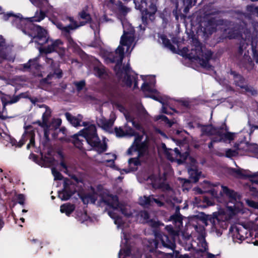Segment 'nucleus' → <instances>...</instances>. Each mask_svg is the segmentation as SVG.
Wrapping results in <instances>:
<instances>
[{"label": "nucleus", "instance_id": "nucleus-61", "mask_svg": "<svg viewBox=\"0 0 258 258\" xmlns=\"http://www.w3.org/2000/svg\"><path fill=\"white\" fill-rule=\"evenodd\" d=\"M56 13H57V12H56V13L55 12V13L53 14V16H54V17H57V15H56Z\"/></svg>", "mask_w": 258, "mask_h": 258}, {"label": "nucleus", "instance_id": "nucleus-24", "mask_svg": "<svg viewBox=\"0 0 258 258\" xmlns=\"http://www.w3.org/2000/svg\"><path fill=\"white\" fill-rule=\"evenodd\" d=\"M94 66L93 73L94 75L101 80L106 79L108 77V73L103 66H102L98 59L92 58V60Z\"/></svg>", "mask_w": 258, "mask_h": 258}, {"label": "nucleus", "instance_id": "nucleus-38", "mask_svg": "<svg viewBox=\"0 0 258 258\" xmlns=\"http://www.w3.org/2000/svg\"><path fill=\"white\" fill-rule=\"evenodd\" d=\"M1 98L3 102L4 107H5L7 104H13L17 102L18 101L20 98L18 96L11 97L9 95L2 94Z\"/></svg>", "mask_w": 258, "mask_h": 258}, {"label": "nucleus", "instance_id": "nucleus-36", "mask_svg": "<svg viewBox=\"0 0 258 258\" xmlns=\"http://www.w3.org/2000/svg\"><path fill=\"white\" fill-rule=\"evenodd\" d=\"M114 9V12L118 17L124 16L130 11V9L124 6L120 2L115 5Z\"/></svg>", "mask_w": 258, "mask_h": 258}, {"label": "nucleus", "instance_id": "nucleus-16", "mask_svg": "<svg viewBox=\"0 0 258 258\" xmlns=\"http://www.w3.org/2000/svg\"><path fill=\"white\" fill-rule=\"evenodd\" d=\"M63 22H65V24L57 21L53 22V23L58 29L61 31L62 33L66 35H68L71 31L74 30L85 24V22H82L79 24L72 17H67L66 20H63Z\"/></svg>", "mask_w": 258, "mask_h": 258}, {"label": "nucleus", "instance_id": "nucleus-2", "mask_svg": "<svg viewBox=\"0 0 258 258\" xmlns=\"http://www.w3.org/2000/svg\"><path fill=\"white\" fill-rule=\"evenodd\" d=\"M149 182L151 181L153 187L155 188H165L167 190L165 195L160 196L158 198H156L154 196L152 195L149 197L144 196L140 197L139 199V204L144 207H148L150 206L156 205L158 207H162L165 203L167 206L170 207H175V213L170 217V220L173 222L174 227L169 225L165 227L166 230L173 236L174 238H176V236L180 235V227L182 226V216L179 213L180 207L176 206L181 202L180 197L176 196L175 192L170 189L168 185L162 183L160 179H159L155 175H151L148 179Z\"/></svg>", "mask_w": 258, "mask_h": 258}, {"label": "nucleus", "instance_id": "nucleus-1", "mask_svg": "<svg viewBox=\"0 0 258 258\" xmlns=\"http://www.w3.org/2000/svg\"><path fill=\"white\" fill-rule=\"evenodd\" d=\"M7 17L6 18V16H5L6 20H10L13 25L21 29L24 34L32 37V42L41 46L38 47L40 52L49 53L56 51L61 58L63 57L65 49L62 42L59 39H50L45 29L33 23V22H40L45 18V14L43 11H37L35 16L31 18H24L20 14L14 15L12 13H8Z\"/></svg>", "mask_w": 258, "mask_h": 258}, {"label": "nucleus", "instance_id": "nucleus-8", "mask_svg": "<svg viewBox=\"0 0 258 258\" xmlns=\"http://www.w3.org/2000/svg\"><path fill=\"white\" fill-rule=\"evenodd\" d=\"M194 46H192L190 51L187 47H183L181 50L183 56L187 57L192 61L199 63L203 68L209 69L211 67L209 61L212 55L211 51H204L199 41L195 42Z\"/></svg>", "mask_w": 258, "mask_h": 258}, {"label": "nucleus", "instance_id": "nucleus-57", "mask_svg": "<svg viewBox=\"0 0 258 258\" xmlns=\"http://www.w3.org/2000/svg\"><path fill=\"white\" fill-rule=\"evenodd\" d=\"M181 236H182V237L183 238H184L186 240H189L190 239V235L186 234L185 235V234L183 233H181Z\"/></svg>", "mask_w": 258, "mask_h": 258}, {"label": "nucleus", "instance_id": "nucleus-30", "mask_svg": "<svg viewBox=\"0 0 258 258\" xmlns=\"http://www.w3.org/2000/svg\"><path fill=\"white\" fill-rule=\"evenodd\" d=\"M202 186L203 188V190H202L200 188H195V191L199 194H202L203 192H210L213 196H217V191L215 188L214 185L211 184L209 181L205 180L202 183Z\"/></svg>", "mask_w": 258, "mask_h": 258}, {"label": "nucleus", "instance_id": "nucleus-17", "mask_svg": "<svg viewBox=\"0 0 258 258\" xmlns=\"http://www.w3.org/2000/svg\"><path fill=\"white\" fill-rule=\"evenodd\" d=\"M34 132L32 127L27 126L21 140L19 142L14 139H10V143L12 146L21 147L26 141L29 140V143L27 146V148L29 149L34 145Z\"/></svg>", "mask_w": 258, "mask_h": 258}, {"label": "nucleus", "instance_id": "nucleus-44", "mask_svg": "<svg viewBox=\"0 0 258 258\" xmlns=\"http://www.w3.org/2000/svg\"><path fill=\"white\" fill-rule=\"evenodd\" d=\"M76 218L82 223L87 221L89 218L85 210H83V211H77Z\"/></svg>", "mask_w": 258, "mask_h": 258}, {"label": "nucleus", "instance_id": "nucleus-55", "mask_svg": "<svg viewBox=\"0 0 258 258\" xmlns=\"http://www.w3.org/2000/svg\"><path fill=\"white\" fill-rule=\"evenodd\" d=\"M17 200L19 204L24 205L25 202V197L24 195L20 194L17 196Z\"/></svg>", "mask_w": 258, "mask_h": 258}, {"label": "nucleus", "instance_id": "nucleus-29", "mask_svg": "<svg viewBox=\"0 0 258 258\" xmlns=\"http://www.w3.org/2000/svg\"><path fill=\"white\" fill-rule=\"evenodd\" d=\"M114 119L111 118L109 120L106 119L103 117L98 118L97 123L99 126L102 127L104 130L109 133L112 132V126L114 123Z\"/></svg>", "mask_w": 258, "mask_h": 258}, {"label": "nucleus", "instance_id": "nucleus-56", "mask_svg": "<svg viewBox=\"0 0 258 258\" xmlns=\"http://www.w3.org/2000/svg\"><path fill=\"white\" fill-rule=\"evenodd\" d=\"M202 200L204 202L207 204V206H210L212 205V202L208 198L206 197H203Z\"/></svg>", "mask_w": 258, "mask_h": 258}, {"label": "nucleus", "instance_id": "nucleus-49", "mask_svg": "<svg viewBox=\"0 0 258 258\" xmlns=\"http://www.w3.org/2000/svg\"><path fill=\"white\" fill-rule=\"evenodd\" d=\"M156 119L157 120H161V121L164 122L166 124L168 125L169 127H170L172 125V122L169 120L166 116L163 115H158L156 117Z\"/></svg>", "mask_w": 258, "mask_h": 258}, {"label": "nucleus", "instance_id": "nucleus-33", "mask_svg": "<svg viewBox=\"0 0 258 258\" xmlns=\"http://www.w3.org/2000/svg\"><path fill=\"white\" fill-rule=\"evenodd\" d=\"M140 215L143 219L142 222L148 223L152 227L157 228L161 225H163V224L156 221L155 219H149V214L146 211L141 212Z\"/></svg>", "mask_w": 258, "mask_h": 258}, {"label": "nucleus", "instance_id": "nucleus-21", "mask_svg": "<svg viewBox=\"0 0 258 258\" xmlns=\"http://www.w3.org/2000/svg\"><path fill=\"white\" fill-rule=\"evenodd\" d=\"M120 244V250L118 253V258H130L131 246L128 243L129 235L125 231L122 232Z\"/></svg>", "mask_w": 258, "mask_h": 258}, {"label": "nucleus", "instance_id": "nucleus-64", "mask_svg": "<svg viewBox=\"0 0 258 258\" xmlns=\"http://www.w3.org/2000/svg\"><path fill=\"white\" fill-rule=\"evenodd\" d=\"M255 156H256V157L258 158V152H257V153H256V155H255Z\"/></svg>", "mask_w": 258, "mask_h": 258}, {"label": "nucleus", "instance_id": "nucleus-28", "mask_svg": "<svg viewBox=\"0 0 258 258\" xmlns=\"http://www.w3.org/2000/svg\"><path fill=\"white\" fill-rule=\"evenodd\" d=\"M39 57H36L32 59H30L28 63L23 64L19 67V69L23 71L30 70L33 72L34 70H38L40 69V66L39 64Z\"/></svg>", "mask_w": 258, "mask_h": 258}, {"label": "nucleus", "instance_id": "nucleus-19", "mask_svg": "<svg viewBox=\"0 0 258 258\" xmlns=\"http://www.w3.org/2000/svg\"><path fill=\"white\" fill-rule=\"evenodd\" d=\"M63 188L62 190L58 191V196L61 200L66 201L75 192L76 188L75 185L69 179L66 178L63 180Z\"/></svg>", "mask_w": 258, "mask_h": 258}, {"label": "nucleus", "instance_id": "nucleus-37", "mask_svg": "<svg viewBox=\"0 0 258 258\" xmlns=\"http://www.w3.org/2000/svg\"><path fill=\"white\" fill-rule=\"evenodd\" d=\"M65 116L67 120L74 126L77 127L82 125L81 122H82L83 117L81 115L79 114L77 116H74L69 113H66Z\"/></svg>", "mask_w": 258, "mask_h": 258}, {"label": "nucleus", "instance_id": "nucleus-4", "mask_svg": "<svg viewBox=\"0 0 258 258\" xmlns=\"http://www.w3.org/2000/svg\"><path fill=\"white\" fill-rule=\"evenodd\" d=\"M139 131L142 132L141 135L137 134L132 128L127 126H125L124 128L121 127L115 128L116 135L118 137H122L125 136L135 137L134 142L128 149L127 153L128 155H132L134 152H136L138 157L128 160V164L130 166L139 165L140 162L144 160L142 158L146 156L147 154V136L145 135L142 127V130Z\"/></svg>", "mask_w": 258, "mask_h": 258}, {"label": "nucleus", "instance_id": "nucleus-58", "mask_svg": "<svg viewBox=\"0 0 258 258\" xmlns=\"http://www.w3.org/2000/svg\"><path fill=\"white\" fill-rule=\"evenodd\" d=\"M249 124V126L251 128V133L253 132V130L252 128H253L254 129H258V126L257 125H251L250 124Z\"/></svg>", "mask_w": 258, "mask_h": 258}, {"label": "nucleus", "instance_id": "nucleus-32", "mask_svg": "<svg viewBox=\"0 0 258 258\" xmlns=\"http://www.w3.org/2000/svg\"><path fill=\"white\" fill-rule=\"evenodd\" d=\"M230 76L234 79L236 86L244 89L246 91H251L248 87L244 84V79L240 75L237 74L235 72L231 71Z\"/></svg>", "mask_w": 258, "mask_h": 258}, {"label": "nucleus", "instance_id": "nucleus-60", "mask_svg": "<svg viewBox=\"0 0 258 258\" xmlns=\"http://www.w3.org/2000/svg\"><path fill=\"white\" fill-rule=\"evenodd\" d=\"M158 132H159V133L161 135H162L163 136L166 137L165 135L163 133H162L161 131H158Z\"/></svg>", "mask_w": 258, "mask_h": 258}, {"label": "nucleus", "instance_id": "nucleus-31", "mask_svg": "<svg viewBox=\"0 0 258 258\" xmlns=\"http://www.w3.org/2000/svg\"><path fill=\"white\" fill-rule=\"evenodd\" d=\"M117 107L118 109L123 113L127 122H132L133 126L138 130H142L141 125L133 119L131 113L128 112L123 106L121 105H117Z\"/></svg>", "mask_w": 258, "mask_h": 258}, {"label": "nucleus", "instance_id": "nucleus-41", "mask_svg": "<svg viewBox=\"0 0 258 258\" xmlns=\"http://www.w3.org/2000/svg\"><path fill=\"white\" fill-rule=\"evenodd\" d=\"M61 123V120L59 118L54 119L50 124H48V135L50 134L51 130L57 128Z\"/></svg>", "mask_w": 258, "mask_h": 258}, {"label": "nucleus", "instance_id": "nucleus-54", "mask_svg": "<svg viewBox=\"0 0 258 258\" xmlns=\"http://www.w3.org/2000/svg\"><path fill=\"white\" fill-rule=\"evenodd\" d=\"M99 21L97 23L91 22L90 27L94 31L95 33L98 30L99 28Z\"/></svg>", "mask_w": 258, "mask_h": 258}, {"label": "nucleus", "instance_id": "nucleus-43", "mask_svg": "<svg viewBox=\"0 0 258 258\" xmlns=\"http://www.w3.org/2000/svg\"><path fill=\"white\" fill-rule=\"evenodd\" d=\"M58 155L59 156V158H60V165L61 167V170L66 173L69 174V167L67 165L66 162L65 161L64 159H63V155L61 153L59 152V153H58Z\"/></svg>", "mask_w": 258, "mask_h": 258}, {"label": "nucleus", "instance_id": "nucleus-27", "mask_svg": "<svg viewBox=\"0 0 258 258\" xmlns=\"http://www.w3.org/2000/svg\"><path fill=\"white\" fill-rule=\"evenodd\" d=\"M0 57L10 61H14L15 57L10 55L6 47L5 39L0 36Z\"/></svg>", "mask_w": 258, "mask_h": 258}, {"label": "nucleus", "instance_id": "nucleus-63", "mask_svg": "<svg viewBox=\"0 0 258 258\" xmlns=\"http://www.w3.org/2000/svg\"><path fill=\"white\" fill-rule=\"evenodd\" d=\"M69 42H70V43L71 42V41H73V40H72V39H71V38H69Z\"/></svg>", "mask_w": 258, "mask_h": 258}, {"label": "nucleus", "instance_id": "nucleus-34", "mask_svg": "<svg viewBox=\"0 0 258 258\" xmlns=\"http://www.w3.org/2000/svg\"><path fill=\"white\" fill-rule=\"evenodd\" d=\"M191 161L192 163V166L190 168L188 169L190 180L191 181L197 182L199 180L201 172H199L197 170V167L195 165V160L192 159Z\"/></svg>", "mask_w": 258, "mask_h": 258}, {"label": "nucleus", "instance_id": "nucleus-18", "mask_svg": "<svg viewBox=\"0 0 258 258\" xmlns=\"http://www.w3.org/2000/svg\"><path fill=\"white\" fill-rule=\"evenodd\" d=\"M162 148L168 160L172 162L176 161L179 164H181L182 161L185 160L188 156L187 152L181 154L177 148H175L174 151L167 148L165 144H162Z\"/></svg>", "mask_w": 258, "mask_h": 258}, {"label": "nucleus", "instance_id": "nucleus-50", "mask_svg": "<svg viewBox=\"0 0 258 258\" xmlns=\"http://www.w3.org/2000/svg\"><path fill=\"white\" fill-rule=\"evenodd\" d=\"M238 147H239V146L237 147V148ZM239 150H238L237 149H236V150L229 149L227 151H226V156L227 157H232L235 156L239 153L238 151H239Z\"/></svg>", "mask_w": 258, "mask_h": 258}, {"label": "nucleus", "instance_id": "nucleus-48", "mask_svg": "<svg viewBox=\"0 0 258 258\" xmlns=\"http://www.w3.org/2000/svg\"><path fill=\"white\" fill-rule=\"evenodd\" d=\"M74 85L76 87L78 92H80L82 90L85 86V81L84 80H81L80 81L74 82Z\"/></svg>", "mask_w": 258, "mask_h": 258}, {"label": "nucleus", "instance_id": "nucleus-11", "mask_svg": "<svg viewBox=\"0 0 258 258\" xmlns=\"http://www.w3.org/2000/svg\"><path fill=\"white\" fill-rule=\"evenodd\" d=\"M194 228L198 233L197 236L198 241H193L191 244V247L198 251V254L200 256L198 258H214L215 255L208 252L207 244L206 242L205 237L206 235L205 229L203 226L195 225Z\"/></svg>", "mask_w": 258, "mask_h": 258}, {"label": "nucleus", "instance_id": "nucleus-10", "mask_svg": "<svg viewBox=\"0 0 258 258\" xmlns=\"http://www.w3.org/2000/svg\"><path fill=\"white\" fill-rule=\"evenodd\" d=\"M202 135L213 136L211 143L209 144V148L213 147V143L230 141L234 139L235 134L230 132H224L222 128H216L212 125H205L201 127Z\"/></svg>", "mask_w": 258, "mask_h": 258}, {"label": "nucleus", "instance_id": "nucleus-9", "mask_svg": "<svg viewBox=\"0 0 258 258\" xmlns=\"http://www.w3.org/2000/svg\"><path fill=\"white\" fill-rule=\"evenodd\" d=\"M241 30H243V32L240 34V37L244 42H241L239 50V53L240 54H242L243 47H244V48H245L244 46L245 44L247 45L250 42H251L253 58L256 63H258V51L256 50L255 47L254 46L253 38L251 37L250 31L244 28L243 26H240L236 25L232 28L231 27L230 28L225 29L224 34L225 37L230 39L235 38L239 36Z\"/></svg>", "mask_w": 258, "mask_h": 258}, {"label": "nucleus", "instance_id": "nucleus-3", "mask_svg": "<svg viewBox=\"0 0 258 258\" xmlns=\"http://www.w3.org/2000/svg\"><path fill=\"white\" fill-rule=\"evenodd\" d=\"M97 194L100 195L101 200L110 208L108 211V214L114 220V224L118 228L123 229L125 224L119 215L121 213L127 217L132 215L130 206L119 203L116 196L109 194L107 190L99 191ZM96 195L97 194H87L82 196L81 199L85 204H95L97 200Z\"/></svg>", "mask_w": 258, "mask_h": 258}, {"label": "nucleus", "instance_id": "nucleus-40", "mask_svg": "<svg viewBox=\"0 0 258 258\" xmlns=\"http://www.w3.org/2000/svg\"><path fill=\"white\" fill-rule=\"evenodd\" d=\"M42 159L44 162L42 166L47 167L52 165H54L55 164V160L54 158L52 157L50 154H48L45 156H42Z\"/></svg>", "mask_w": 258, "mask_h": 258}, {"label": "nucleus", "instance_id": "nucleus-25", "mask_svg": "<svg viewBox=\"0 0 258 258\" xmlns=\"http://www.w3.org/2000/svg\"><path fill=\"white\" fill-rule=\"evenodd\" d=\"M40 108H43L45 109V112L42 115V122L40 121H38V124L43 128L44 131V135L46 138H48V120L51 114L50 109L45 105H41L39 106Z\"/></svg>", "mask_w": 258, "mask_h": 258}, {"label": "nucleus", "instance_id": "nucleus-62", "mask_svg": "<svg viewBox=\"0 0 258 258\" xmlns=\"http://www.w3.org/2000/svg\"><path fill=\"white\" fill-rule=\"evenodd\" d=\"M20 220L22 221V222H24V219L23 218H21Z\"/></svg>", "mask_w": 258, "mask_h": 258}, {"label": "nucleus", "instance_id": "nucleus-47", "mask_svg": "<svg viewBox=\"0 0 258 258\" xmlns=\"http://www.w3.org/2000/svg\"><path fill=\"white\" fill-rule=\"evenodd\" d=\"M87 7H86L83 9L80 13L79 16L80 18L85 20V23L90 20V16L87 12Z\"/></svg>", "mask_w": 258, "mask_h": 258}, {"label": "nucleus", "instance_id": "nucleus-52", "mask_svg": "<svg viewBox=\"0 0 258 258\" xmlns=\"http://www.w3.org/2000/svg\"><path fill=\"white\" fill-rule=\"evenodd\" d=\"M244 56H245V59H247V62L245 64V67L247 69H251L253 68V63L252 61L250 59V58L246 55V53H244Z\"/></svg>", "mask_w": 258, "mask_h": 258}, {"label": "nucleus", "instance_id": "nucleus-22", "mask_svg": "<svg viewBox=\"0 0 258 258\" xmlns=\"http://www.w3.org/2000/svg\"><path fill=\"white\" fill-rule=\"evenodd\" d=\"M45 61L46 63L48 65H50V67L52 71L53 72V74L51 73L47 75V78L45 79V81L47 83H50L49 80L53 77H56V78H60L62 76V72L59 69L58 63L57 62H55L52 58L48 57L47 56L45 58Z\"/></svg>", "mask_w": 258, "mask_h": 258}, {"label": "nucleus", "instance_id": "nucleus-12", "mask_svg": "<svg viewBox=\"0 0 258 258\" xmlns=\"http://www.w3.org/2000/svg\"><path fill=\"white\" fill-rule=\"evenodd\" d=\"M154 234L156 240H150L148 241V244H147L148 249L150 252H153L154 254L156 255L157 258H165L167 254L164 252L157 250L154 252V250L158 247L159 241H160L161 242L164 247L170 248L172 250L175 248V244L173 241L169 239L167 235L157 233V232L155 231H154Z\"/></svg>", "mask_w": 258, "mask_h": 258}, {"label": "nucleus", "instance_id": "nucleus-13", "mask_svg": "<svg viewBox=\"0 0 258 258\" xmlns=\"http://www.w3.org/2000/svg\"><path fill=\"white\" fill-rule=\"evenodd\" d=\"M141 77L144 81L142 86V89L145 93V96L146 97L151 98L162 103L163 105L162 108V112L168 114L169 113L166 111V108L165 106V104L162 101L160 94L154 88V86L156 83L155 77L153 76H147L146 77L141 76Z\"/></svg>", "mask_w": 258, "mask_h": 258}, {"label": "nucleus", "instance_id": "nucleus-6", "mask_svg": "<svg viewBox=\"0 0 258 258\" xmlns=\"http://www.w3.org/2000/svg\"><path fill=\"white\" fill-rule=\"evenodd\" d=\"M83 124L85 127L80 131L78 135H75L74 145L79 149H83L85 143L93 147L97 152H104L106 150V145L100 142L96 134L95 125L85 122Z\"/></svg>", "mask_w": 258, "mask_h": 258}, {"label": "nucleus", "instance_id": "nucleus-42", "mask_svg": "<svg viewBox=\"0 0 258 258\" xmlns=\"http://www.w3.org/2000/svg\"><path fill=\"white\" fill-rule=\"evenodd\" d=\"M160 42L161 41L164 46L171 50H173L174 49V46L171 43L170 40L166 38L164 35H161L159 37Z\"/></svg>", "mask_w": 258, "mask_h": 258}, {"label": "nucleus", "instance_id": "nucleus-23", "mask_svg": "<svg viewBox=\"0 0 258 258\" xmlns=\"http://www.w3.org/2000/svg\"><path fill=\"white\" fill-rule=\"evenodd\" d=\"M231 172L232 174L238 178H244L250 177L251 178L252 182L258 184V172L252 174L250 171L241 168H232Z\"/></svg>", "mask_w": 258, "mask_h": 258}, {"label": "nucleus", "instance_id": "nucleus-51", "mask_svg": "<svg viewBox=\"0 0 258 258\" xmlns=\"http://www.w3.org/2000/svg\"><path fill=\"white\" fill-rule=\"evenodd\" d=\"M52 174L54 176V180H61L62 179V175L61 174L57 171L55 168H52L51 169Z\"/></svg>", "mask_w": 258, "mask_h": 258}, {"label": "nucleus", "instance_id": "nucleus-7", "mask_svg": "<svg viewBox=\"0 0 258 258\" xmlns=\"http://www.w3.org/2000/svg\"><path fill=\"white\" fill-rule=\"evenodd\" d=\"M220 194L225 196L228 202L226 205L225 220H228L233 216L239 214L246 213L247 209L244 207L240 200V197L235 191L229 189L227 187L221 185Z\"/></svg>", "mask_w": 258, "mask_h": 258}, {"label": "nucleus", "instance_id": "nucleus-39", "mask_svg": "<svg viewBox=\"0 0 258 258\" xmlns=\"http://www.w3.org/2000/svg\"><path fill=\"white\" fill-rule=\"evenodd\" d=\"M75 207L73 204L66 203L60 206V211L62 213H65L66 215L69 216L74 210Z\"/></svg>", "mask_w": 258, "mask_h": 258}, {"label": "nucleus", "instance_id": "nucleus-14", "mask_svg": "<svg viewBox=\"0 0 258 258\" xmlns=\"http://www.w3.org/2000/svg\"><path fill=\"white\" fill-rule=\"evenodd\" d=\"M116 75L118 78L119 83L123 86L131 87L134 83V88L138 86L137 75L133 72L128 66H126L121 71H118Z\"/></svg>", "mask_w": 258, "mask_h": 258}, {"label": "nucleus", "instance_id": "nucleus-15", "mask_svg": "<svg viewBox=\"0 0 258 258\" xmlns=\"http://www.w3.org/2000/svg\"><path fill=\"white\" fill-rule=\"evenodd\" d=\"M208 221L212 224V231L215 232L218 236H220L222 234L221 229L226 227L225 221L220 220L219 216L218 217H210L209 218L207 217V218L200 220L197 225L203 226L205 228V226H207L209 224Z\"/></svg>", "mask_w": 258, "mask_h": 258}, {"label": "nucleus", "instance_id": "nucleus-35", "mask_svg": "<svg viewBox=\"0 0 258 258\" xmlns=\"http://www.w3.org/2000/svg\"><path fill=\"white\" fill-rule=\"evenodd\" d=\"M237 149L244 150L246 152L253 153L256 155L258 152V145L255 144H249L247 143L241 142L237 148Z\"/></svg>", "mask_w": 258, "mask_h": 258}, {"label": "nucleus", "instance_id": "nucleus-59", "mask_svg": "<svg viewBox=\"0 0 258 258\" xmlns=\"http://www.w3.org/2000/svg\"><path fill=\"white\" fill-rule=\"evenodd\" d=\"M181 104L185 107H187L188 105V103L187 101H182Z\"/></svg>", "mask_w": 258, "mask_h": 258}, {"label": "nucleus", "instance_id": "nucleus-53", "mask_svg": "<svg viewBox=\"0 0 258 258\" xmlns=\"http://www.w3.org/2000/svg\"><path fill=\"white\" fill-rule=\"evenodd\" d=\"M99 23L112 22V20L104 14L99 18Z\"/></svg>", "mask_w": 258, "mask_h": 258}, {"label": "nucleus", "instance_id": "nucleus-5", "mask_svg": "<svg viewBox=\"0 0 258 258\" xmlns=\"http://www.w3.org/2000/svg\"><path fill=\"white\" fill-rule=\"evenodd\" d=\"M121 23L123 34L120 38V44L115 51L110 53L108 56L111 62L116 63L114 68L116 71L121 66L124 53L130 54L136 44L134 28L125 21H122Z\"/></svg>", "mask_w": 258, "mask_h": 258}, {"label": "nucleus", "instance_id": "nucleus-20", "mask_svg": "<svg viewBox=\"0 0 258 258\" xmlns=\"http://www.w3.org/2000/svg\"><path fill=\"white\" fill-rule=\"evenodd\" d=\"M136 8L139 9L142 13L143 19L150 18L153 16L157 11V7L155 5L151 3L148 7L145 1H141V4L139 6L135 3Z\"/></svg>", "mask_w": 258, "mask_h": 258}, {"label": "nucleus", "instance_id": "nucleus-45", "mask_svg": "<svg viewBox=\"0 0 258 258\" xmlns=\"http://www.w3.org/2000/svg\"><path fill=\"white\" fill-rule=\"evenodd\" d=\"M30 1L33 5L40 8H42L48 4V0H30Z\"/></svg>", "mask_w": 258, "mask_h": 258}, {"label": "nucleus", "instance_id": "nucleus-26", "mask_svg": "<svg viewBox=\"0 0 258 258\" xmlns=\"http://www.w3.org/2000/svg\"><path fill=\"white\" fill-rule=\"evenodd\" d=\"M96 160L98 162L103 163L106 166L113 167L114 166V160L116 159V155L114 154L108 153L102 155H100L101 152H98Z\"/></svg>", "mask_w": 258, "mask_h": 258}, {"label": "nucleus", "instance_id": "nucleus-46", "mask_svg": "<svg viewBox=\"0 0 258 258\" xmlns=\"http://www.w3.org/2000/svg\"><path fill=\"white\" fill-rule=\"evenodd\" d=\"M241 233L238 232L237 228H236L235 231L233 233V240L235 243H240L243 239V236L240 235Z\"/></svg>", "mask_w": 258, "mask_h": 258}]
</instances>
